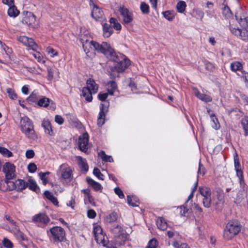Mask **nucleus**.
<instances>
[{"instance_id": "nucleus-1", "label": "nucleus", "mask_w": 248, "mask_h": 248, "mask_svg": "<svg viewBox=\"0 0 248 248\" xmlns=\"http://www.w3.org/2000/svg\"><path fill=\"white\" fill-rule=\"evenodd\" d=\"M86 35L82 36L80 41L86 55L89 58H93L95 55V51L107 55L109 51H112L111 47L107 42L100 44L92 40L88 39Z\"/></svg>"}, {"instance_id": "nucleus-2", "label": "nucleus", "mask_w": 248, "mask_h": 248, "mask_svg": "<svg viewBox=\"0 0 248 248\" xmlns=\"http://www.w3.org/2000/svg\"><path fill=\"white\" fill-rule=\"evenodd\" d=\"M111 50L112 51L108 52L106 56L117 63L114 66V69L117 72H123L130 65V61L122 54L115 52L112 48Z\"/></svg>"}, {"instance_id": "nucleus-3", "label": "nucleus", "mask_w": 248, "mask_h": 248, "mask_svg": "<svg viewBox=\"0 0 248 248\" xmlns=\"http://www.w3.org/2000/svg\"><path fill=\"white\" fill-rule=\"evenodd\" d=\"M46 234L50 240L54 242H62L66 240L65 232L60 226H53L46 229Z\"/></svg>"}, {"instance_id": "nucleus-4", "label": "nucleus", "mask_w": 248, "mask_h": 248, "mask_svg": "<svg viewBox=\"0 0 248 248\" xmlns=\"http://www.w3.org/2000/svg\"><path fill=\"white\" fill-rule=\"evenodd\" d=\"M241 226L235 220L230 221L224 230L223 237L226 240H230L241 231Z\"/></svg>"}, {"instance_id": "nucleus-5", "label": "nucleus", "mask_w": 248, "mask_h": 248, "mask_svg": "<svg viewBox=\"0 0 248 248\" xmlns=\"http://www.w3.org/2000/svg\"><path fill=\"white\" fill-rule=\"evenodd\" d=\"M98 89V85L93 79L90 78L87 80L86 86L83 88L82 95L88 102L93 99L92 94L96 93Z\"/></svg>"}, {"instance_id": "nucleus-6", "label": "nucleus", "mask_w": 248, "mask_h": 248, "mask_svg": "<svg viewBox=\"0 0 248 248\" xmlns=\"http://www.w3.org/2000/svg\"><path fill=\"white\" fill-rule=\"evenodd\" d=\"M32 221L38 227L42 228H46L48 225L53 224L49 217L44 213L35 215L32 217Z\"/></svg>"}, {"instance_id": "nucleus-7", "label": "nucleus", "mask_w": 248, "mask_h": 248, "mask_svg": "<svg viewBox=\"0 0 248 248\" xmlns=\"http://www.w3.org/2000/svg\"><path fill=\"white\" fill-rule=\"evenodd\" d=\"M57 174L64 180L70 181L72 177V170L67 164L63 163L60 166Z\"/></svg>"}, {"instance_id": "nucleus-8", "label": "nucleus", "mask_w": 248, "mask_h": 248, "mask_svg": "<svg viewBox=\"0 0 248 248\" xmlns=\"http://www.w3.org/2000/svg\"><path fill=\"white\" fill-rule=\"evenodd\" d=\"M23 16L22 23L32 28H34L36 26V17L34 14L28 11H23L22 13Z\"/></svg>"}, {"instance_id": "nucleus-9", "label": "nucleus", "mask_w": 248, "mask_h": 248, "mask_svg": "<svg viewBox=\"0 0 248 248\" xmlns=\"http://www.w3.org/2000/svg\"><path fill=\"white\" fill-rule=\"evenodd\" d=\"M2 171L7 180L12 179L16 176V166L11 162H6L2 167Z\"/></svg>"}, {"instance_id": "nucleus-10", "label": "nucleus", "mask_w": 248, "mask_h": 248, "mask_svg": "<svg viewBox=\"0 0 248 248\" xmlns=\"http://www.w3.org/2000/svg\"><path fill=\"white\" fill-rule=\"evenodd\" d=\"M93 232L96 242L105 246L106 245V241L105 240V235L103 232L101 227L98 225H94Z\"/></svg>"}, {"instance_id": "nucleus-11", "label": "nucleus", "mask_w": 248, "mask_h": 248, "mask_svg": "<svg viewBox=\"0 0 248 248\" xmlns=\"http://www.w3.org/2000/svg\"><path fill=\"white\" fill-rule=\"evenodd\" d=\"M17 40L33 51H36L38 49V45L31 38H29L25 36H20L17 38Z\"/></svg>"}, {"instance_id": "nucleus-12", "label": "nucleus", "mask_w": 248, "mask_h": 248, "mask_svg": "<svg viewBox=\"0 0 248 248\" xmlns=\"http://www.w3.org/2000/svg\"><path fill=\"white\" fill-rule=\"evenodd\" d=\"M89 135L86 133L83 134L78 139V147L80 151L86 152L88 149Z\"/></svg>"}, {"instance_id": "nucleus-13", "label": "nucleus", "mask_w": 248, "mask_h": 248, "mask_svg": "<svg viewBox=\"0 0 248 248\" xmlns=\"http://www.w3.org/2000/svg\"><path fill=\"white\" fill-rule=\"evenodd\" d=\"M231 31L236 36H239L240 38L245 41H248V28L239 29L233 28L232 26L230 27Z\"/></svg>"}, {"instance_id": "nucleus-14", "label": "nucleus", "mask_w": 248, "mask_h": 248, "mask_svg": "<svg viewBox=\"0 0 248 248\" xmlns=\"http://www.w3.org/2000/svg\"><path fill=\"white\" fill-rule=\"evenodd\" d=\"M92 16L95 20L101 21L102 22L106 20L102 10L94 4H93Z\"/></svg>"}, {"instance_id": "nucleus-15", "label": "nucleus", "mask_w": 248, "mask_h": 248, "mask_svg": "<svg viewBox=\"0 0 248 248\" xmlns=\"http://www.w3.org/2000/svg\"><path fill=\"white\" fill-rule=\"evenodd\" d=\"M119 12L123 17V22L125 24H129L133 20V14L127 8L120 7Z\"/></svg>"}, {"instance_id": "nucleus-16", "label": "nucleus", "mask_w": 248, "mask_h": 248, "mask_svg": "<svg viewBox=\"0 0 248 248\" xmlns=\"http://www.w3.org/2000/svg\"><path fill=\"white\" fill-rule=\"evenodd\" d=\"M20 125L21 131L34 126L32 122L27 116H24L21 118Z\"/></svg>"}, {"instance_id": "nucleus-17", "label": "nucleus", "mask_w": 248, "mask_h": 248, "mask_svg": "<svg viewBox=\"0 0 248 248\" xmlns=\"http://www.w3.org/2000/svg\"><path fill=\"white\" fill-rule=\"evenodd\" d=\"M10 184L12 185V189H16L17 190H21L27 187V182L21 179H17L15 181L9 182Z\"/></svg>"}, {"instance_id": "nucleus-18", "label": "nucleus", "mask_w": 248, "mask_h": 248, "mask_svg": "<svg viewBox=\"0 0 248 248\" xmlns=\"http://www.w3.org/2000/svg\"><path fill=\"white\" fill-rule=\"evenodd\" d=\"M128 234L126 233H123L121 234L114 237V243L115 245L121 246L125 244L127 240Z\"/></svg>"}, {"instance_id": "nucleus-19", "label": "nucleus", "mask_w": 248, "mask_h": 248, "mask_svg": "<svg viewBox=\"0 0 248 248\" xmlns=\"http://www.w3.org/2000/svg\"><path fill=\"white\" fill-rule=\"evenodd\" d=\"M100 109V110L97 119V125L100 127L105 123V118L107 110L104 108L103 104H101Z\"/></svg>"}, {"instance_id": "nucleus-20", "label": "nucleus", "mask_w": 248, "mask_h": 248, "mask_svg": "<svg viewBox=\"0 0 248 248\" xmlns=\"http://www.w3.org/2000/svg\"><path fill=\"white\" fill-rule=\"evenodd\" d=\"M25 136L29 139L35 140L37 139V136L34 129V126L31 128H28L27 129L22 131Z\"/></svg>"}, {"instance_id": "nucleus-21", "label": "nucleus", "mask_w": 248, "mask_h": 248, "mask_svg": "<svg viewBox=\"0 0 248 248\" xmlns=\"http://www.w3.org/2000/svg\"><path fill=\"white\" fill-rule=\"evenodd\" d=\"M42 126L44 128L46 133L53 136L54 133L52 129L50 122L48 119H44L42 123Z\"/></svg>"}, {"instance_id": "nucleus-22", "label": "nucleus", "mask_w": 248, "mask_h": 248, "mask_svg": "<svg viewBox=\"0 0 248 248\" xmlns=\"http://www.w3.org/2000/svg\"><path fill=\"white\" fill-rule=\"evenodd\" d=\"M103 36L105 37H109L113 32V28L110 24L102 22Z\"/></svg>"}, {"instance_id": "nucleus-23", "label": "nucleus", "mask_w": 248, "mask_h": 248, "mask_svg": "<svg viewBox=\"0 0 248 248\" xmlns=\"http://www.w3.org/2000/svg\"><path fill=\"white\" fill-rule=\"evenodd\" d=\"M156 223L158 228L163 231L166 230L168 226L166 220L163 217H158Z\"/></svg>"}, {"instance_id": "nucleus-24", "label": "nucleus", "mask_w": 248, "mask_h": 248, "mask_svg": "<svg viewBox=\"0 0 248 248\" xmlns=\"http://www.w3.org/2000/svg\"><path fill=\"white\" fill-rule=\"evenodd\" d=\"M86 181L88 184L92 186L94 190L99 191L102 190V186L99 183L94 181L90 177H87Z\"/></svg>"}, {"instance_id": "nucleus-25", "label": "nucleus", "mask_w": 248, "mask_h": 248, "mask_svg": "<svg viewBox=\"0 0 248 248\" xmlns=\"http://www.w3.org/2000/svg\"><path fill=\"white\" fill-rule=\"evenodd\" d=\"M111 232L114 234V237L121 234L123 233H126L124 229L119 225H114L111 228Z\"/></svg>"}, {"instance_id": "nucleus-26", "label": "nucleus", "mask_w": 248, "mask_h": 248, "mask_svg": "<svg viewBox=\"0 0 248 248\" xmlns=\"http://www.w3.org/2000/svg\"><path fill=\"white\" fill-rule=\"evenodd\" d=\"M207 111L210 116L211 121L213 123V124L212 125V127L216 130L218 129L220 127V124L217 118L216 117L214 113H210V110H209Z\"/></svg>"}, {"instance_id": "nucleus-27", "label": "nucleus", "mask_w": 248, "mask_h": 248, "mask_svg": "<svg viewBox=\"0 0 248 248\" xmlns=\"http://www.w3.org/2000/svg\"><path fill=\"white\" fill-rule=\"evenodd\" d=\"M108 91L109 94L113 95L114 92L117 89V86L116 82L114 81H109L107 84Z\"/></svg>"}, {"instance_id": "nucleus-28", "label": "nucleus", "mask_w": 248, "mask_h": 248, "mask_svg": "<svg viewBox=\"0 0 248 248\" xmlns=\"http://www.w3.org/2000/svg\"><path fill=\"white\" fill-rule=\"evenodd\" d=\"M76 159L80 168L83 170L87 171L88 170L89 167L88 164L86 163V160L85 159L82 158L80 156H77Z\"/></svg>"}, {"instance_id": "nucleus-29", "label": "nucleus", "mask_w": 248, "mask_h": 248, "mask_svg": "<svg viewBox=\"0 0 248 248\" xmlns=\"http://www.w3.org/2000/svg\"><path fill=\"white\" fill-rule=\"evenodd\" d=\"M118 218V214L117 213L113 212L107 215L105 217V220L106 222L111 223L115 222Z\"/></svg>"}, {"instance_id": "nucleus-30", "label": "nucleus", "mask_w": 248, "mask_h": 248, "mask_svg": "<svg viewBox=\"0 0 248 248\" xmlns=\"http://www.w3.org/2000/svg\"><path fill=\"white\" fill-rule=\"evenodd\" d=\"M27 185V187H28L30 189L34 191H37L39 189V187L37 186L36 183L32 179H29L28 180Z\"/></svg>"}, {"instance_id": "nucleus-31", "label": "nucleus", "mask_w": 248, "mask_h": 248, "mask_svg": "<svg viewBox=\"0 0 248 248\" xmlns=\"http://www.w3.org/2000/svg\"><path fill=\"white\" fill-rule=\"evenodd\" d=\"M199 191L200 193L203 198H206L211 196V190L208 187H199Z\"/></svg>"}, {"instance_id": "nucleus-32", "label": "nucleus", "mask_w": 248, "mask_h": 248, "mask_svg": "<svg viewBox=\"0 0 248 248\" xmlns=\"http://www.w3.org/2000/svg\"><path fill=\"white\" fill-rule=\"evenodd\" d=\"M45 197L50 200L54 205H58V202L57 199L54 196L53 194L48 191H45L44 192Z\"/></svg>"}, {"instance_id": "nucleus-33", "label": "nucleus", "mask_w": 248, "mask_h": 248, "mask_svg": "<svg viewBox=\"0 0 248 248\" xmlns=\"http://www.w3.org/2000/svg\"><path fill=\"white\" fill-rule=\"evenodd\" d=\"M196 96L200 99L205 101V102H211L212 100V97L208 95L201 93L199 91L195 93Z\"/></svg>"}, {"instance_id": "nucleus-34", "label": "nucleus", "mask_w": 248, "mask_h": 248, "mask_svg": "<svg viewBox=\"0 0 248 248\" xmlns=\"http://www.w3.org/2000/svg\"><path fill=\"white\" fill-rule=\"evenodd\" d=\"M8 15L11 16L15 17L17 16L19 13V12L17 9L16 7L14 6V5L9 7L8 10Z\"/></svg>"}, {"instance_id": "nucleus-35", "label": "nucleus", "mask_w": 248, "mask_h": 248, "mask_svg": "<svg viewBox=\"0 0 248 248\" xmlns=\"http://www.w3.org/2000/svg\"><path fill=\"white\" fill-rule=\"evenodd\" d=\"M230 68L232 71L235 72L236 71H241L243 66L241 62L236 61L231 63Z\"/></svg>"}, {"instance_id": "nucleus-36", "label": "nucleus", "mask_w": 248, "mask_h": 248, "mask_svg": "<svg viewBox=\"0 0 248 248\" xmlns=\"http://www.w3.org/2000/svg\"><path fill=\"white\" fill-rule=\"evenodd\" d=\"M98 155L100 156L102 160L104 162H112L113 159L111 156L107 155L105 152L102 151L98 153Z\"/></svg>"}, {"instance_id": "nucleus-37", "label": "nucleus", "mask_w": 248, "mask_h": 248, "mask_svg": "<svg viewBox=\"0 0 248 248\" xmlns=\"http://www.w3.org/2000/svg\"><path fill=\"white\" fill-rule=\"evenodd\" d=\"M110 24L116 30L119 31L121 29V25L118 22L116 19L111 17L109 20Z\"/></svg>"}, {"instance_id": "nucleus-38", "label": "nucleus", "mask_w": 248, "mask_h": 248, "mask_svg": "<svg viewBox=\"0 0 248 248\" xmlns=\"http://www.w3.org/2000/svg\"><path fill=\"white\" fill-rule=\"evenodd\" d=\"M186 3L184 1L181 0L179 1L176 5V8L177 11L179 13H183L186 9Z\"/></svg>"}, {"instance_id": "nucleus-39", "label": "nucleus", "mask_w": 248, "mask_h": 248, "mask_svg": "<svg viewBox=\"0 0 248 248\" xmlns=\"http://www.w3.org/2000/svg\"><path fill=\"white\" fill-rule=\"evenodd\" d=\"M164 17L169 21H172L174 17L175 14L172 11H167L162 13Z\"/></svg>"}, {"instance_id": "nucleus-40", "label": "nucleus", "mask_w": 248, "mask_h": 248, "mask_svg": "<svg viewBox=\"0 0 248 248\" xmlns=\"http://www.w3.org/2000/svg\"><path fill=\"white\" fill-rule=\"evenodd\" d=\"M0 153L4 157H9L13 156V153L7 148L0 146Z\"/></svg>"}, {"instance_id": "nucleus-41", "label": "nucleus", "mask_w": 248, "mask_h": 248, "mask_svg": "<svg viewBox=\"0 0 248 248\" xmlns=\"http://www.w3.org/2000/svg\"><path fill=\"white\" fill-rule=\"evenodd\" d=\"M49 103V99L46 97L40 99L38 101V105L40 107H47Z\"/></svg>"}, {"instance_id": "nucleus-42", "label": "nucleus", "mask_w": 248, "mask_h": 248, "mask_svg": "<svg viewBox=\"0 0 248 248\" xmlns=\"http://www.w3.org/2000/svg\"><path fill=\"white\" fill-rule=\"evenodd\" d=\"M49 174L50 172L49 171H46V172H40L39 173V176L44 185H46V184L48 183V178L46 175Z\"/></svg>"}, {"instance_id": "nucleus-43", "label": "nucleus", "mask_w": 248, "mask_h": 248, "mask_svg": "<svg viewBox=\"0 0 248 248\" xmlns=\"http://www.w3.org/2000/svg\"><path fill=\"white\" fill-rule=\"evenodd\" d=\"M140 9L143 14H147L149 12V6L145 2H142L141 3Z\"/></svg>"}, {"instance_id": "nucleus-44", "label": "nucleus", "mask_w": 248, "mask_h": 248, "mask_svg": "<svg viewBox=\"0 0 248 248\" xmlns=\"http://www.w3.org/2000/svg\"><path fill=\"white\" fill-rule=\"evenodd\" d=\"M241 124L245 131V135H247L248 134V119H242Z\"/></svg>"}, {"instance_id": "nucleus-45", "label": "nucleus", "mask_w": 248, "mask_h": 248, "mask_svg": "<svg viewBox=\"0 0 248 248\" xmlns=\"http://www.w3.org/2000/svg\"><path fill=\"white\" fill-rule=\"evenodd\" d=\"M203 205L206 208H209L211 205V198L208 197L206 198H203L202 199Z\"/></svg>"}, {"instance_id": "nucleus-46", "label": "nucleus", "mask_w": 248, "mask_h": 248, "mask_svg": "<svg viewBox=\"0 0 248 248\" xmlns=\"http://www.w3.org/2000/svg\"><path fill=\"white\" fill-rule=\"evenodd\" d=\"M133 199L130 196H127V203L129 205L133 206L135 207L137 206L138 203H139L138 201L136 200V198H133V200L134 201V202L132 201Z\"/></svg>"}, {"instance_id": "nucleus-47", "label": "nucleus", "mask_w": 248, "mask_h": 248, "mask_svg": "<svg viewBox=\"0 0 248 248\" xmlns=\"http://www.w3.org/2000/svg\"><path fill=\"white\" fill-rule=\"evenodd\" d=\"M172 245L175 248H190L186 243H183L180 244L177 241H174Z\"/></svg>"}, {"instance_id": "nucleus-48", "label": "nucleus", "mask_w": 248, "mask_h": 248, "mask_svg": "<svg viewBox=\"0 0 248 248\" xmlns=\"http://www.w3.org/2000/svg\"><path fill=\"white\" fill-rule=\"evenodd\" d=\"M93 174L100 180H104V175L100 172L99 169L95 168L93 170Z\"/></svg>"}, {"instance_id": "nucleus-49", "label": "nucleus", "mask_w": 248, "mask_h": 248, "mask_svg": "<svg viewBox=\"0 0 248 248\" xmlns=\"http://www.w3.org/2000/svg\"><path fill=\"white\" fill-rule=\"evenodd\" d=\"M2 244L4 247L6 248H13V244L12 242L8 239L4 238L2 241Z\"/></svg>"}, {"instance_id": "nucleus-50", "label": "nucleus", "mask_w": 248, "mask_h": 248, "mask_svg": "<svg viewBox=\"0 0 248 248\" xmlns=\"http://www.w3.org/2000/svg\"><path fill=\"white\" fill-rule=\"evenodd\" d=\"M47 79L49 81H51L53 78V70L52 67L50 66L47 67Z\"/></svg>"}, {"instance_id": "nucleus-51", "label": "nucleus", "mask_w": 248, "mask_h": 248, "mask_svg": "<svg viewBox=\"0 0 248 248\" xmlns=\"http://www.w3.org/2000/svg\"><path fill=\"white\" fill-rule=\"evenodd\" d=\"M157 245V241L155 239H151L148 243L146 248H156Z\"/></svg>"}, {"instance_id": "nucleus-52", "label": "nucleus", "mask_w": 248, "mask_h": 248, "mask_svg": "<svg viewBox=\"0 0 248 248\" xmlns=\"http://www.w3.org/2000/svg\"><path fill=\"white\" fill-rule=\"evenodd\" d=\"M28 169L30 172L33 173L36 170L37 166L34 163H30L28 165Z\"/></svg>"}, {"instance_id": "nucleus-53", "label": "nucleus", "mask_w": 248, "mask_h": 248, "mask_svg": "<svg viewBox=\"0 0 248 248\" xmlns=\"http://www.w3.org/2000/svg\"><path fill=\"white\" fill-rule=\"evenodd\" d=\"M234 167L235 170H240L241 169V165L240 162L239 161V159L238 158V155L237 154H235V155L234 156Z\"/></svg>"}, {"instance_id": "nucleus-54", "label": "nucleus", "mask_w": 248, "mask_h": 248, "mask_svg": "<svg viewBox=\"0 0 248 248\" xmlns=\"http://www.w3.org/2000/svg\"><path fill=\"white\" fill-rule=\"evenodd\" d=\"M115 193L121 199H123L124 197V195L123 191L119 187H116L114 188Z\"/></svg>"}, {"instance_id": "nucleus-55", "label": "nucleus", "mask_w": 248, "mask_h": 248, "mask_svg": "<svg viewBox=\"0 0 248 248\" xmlns=\"http://www.w3.org/2000/svg\"><path fill=\"white\" fill-rule=\"evenodd\" d=\"M204 65L206 69L210 71H213L215 68L214 64L208 61L204 62Z\"/></svg>"}, {"instance_id": "nucleus-56", "label": "nucleus", "mask_w": 248, "mask_h": 248, "mask_svg": "<svg viewBox=\"0 0 248 248\" xmlns=\"http://www.w3.org/2000/svg\"><path fill=\"white\" fill-rule=\"evenodd\" d=\"M46 51L52 57H54L58 55V52L55 49L50 47H48L46 48Z\"/></svg>"}, {"instance_id": "nucleus-57", "label": "nucleus", "mask_w": 248, "mask_h": 248, "mask_svg": "<svg viewBox=\"0 0 248 248\" xmlns=\"http://www.w3.org/2000/svg\"><path fill=\"white\" fill-rule=\"evenodd\" d=\"M33 56L39 62L44 63L45 61L44 60L43 56L39 53L33 54Z\"/></svg>"}, {"instance_id": "nucleus-58", "label": "nucleus", "mask_w": 248, "mask_h": 248, "mask_svg": "<svg viewBox=\"0 0 248 248\" xmlns=\"http://www.w3.org/2000/svg\"><path fill=\"white\" fill-rule=\"evenodd\" d=\"M55 122L59 125H62L64 122V119L61 115H56L55 117Z\"/></svg>"}, {"instance_id": "nucleus-59", "label": "nucleus", "mask_w": 248, "mask_h": 248, "mask_svg": "<svg viewBox=\"0 0 248 248\" xmlns=\"http://www.w3.org/2000/svg\"><path fill=\"white\" fill-rule=\"evenodd\" d=\"M28 99L29 100V101H31L32 102H36L38 99L36 93L34 92H32L30 94V95L28 97Z\"/></svg>"}, {"instance_id": "nucleus-60", "label": "nucleus", "mask_w": 248, "mask_h": 248, "mask_svg": "<svg viewBox=\"0 0 248 248\" xmlns=\"http://www.w3.org/2000/svg\"><path fill=\"white\" fill-rule=\"evenodd\" d=\"M7 93L10 98L12 99H16L17 98V95L11 89H7Z\"/></svg>"}, {"instance_id": "nucleus-61", "label": "nucleus", "mask_w": 248, "mask_h": 248, "mask_svg": "<svg viewBox=\"0 0 248 248\" xmlns=\"http://www.w3.org/2000/svg\"><path fill=\"white\" fill-rule=\"evenodd\" d=\"M35 155L34 152L32 150H28L25 153L26 157L27 158H32Z\"/></svg>"}, {"instance_id": "nucleus-62", "label": "nucleus", "mask_w": 248, "mask_h": 248, "mask_svg": "<svg viewBox=\"0 0 248 248\" xmlns=\"http://www.w3.org/2000/svg\"><path fill=\"white\" fill-rule=\"evenodd\" d=\"M108 93H99L98 94V98L101 101H105V99L108 97Z\"/></svg>"}, {"instance_id": "nucleus-63", "label": "nucleus", "mask_w": 248, "mask_h": 248, "mask_svg": "<svg viewBox=\"0 0 248 248\" xmlns=\"http://www.w3.org/2000/svg\"><path fill=\"white\" fill-rule=\"evenodd\" d=\"M96 215L95 212L93 209L89 210L87 212V216L90 218H94Z\"/></svg>"}, {"instance_id": "nucleus-64", "label": "nucleus", "mask_w": 248, "mask_h": 248, "mask_svg": "<svg viewBox=\"0 0 248 248\" xmlns=\"http://www.w3.org/2000/svg\"><path fill=\"white\" fill-rule=\"evenodd\" d=\"M180 214L181 216H185L187 209L184 206H181L179 208Z\"/></svg>"}]
</instances>
